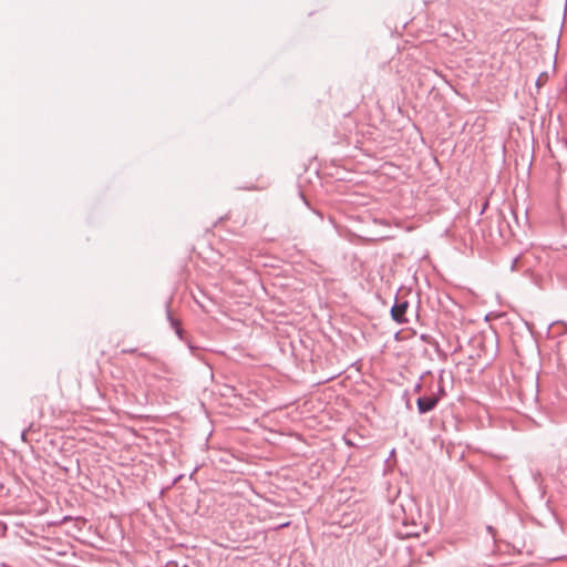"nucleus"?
I'll return each mask as SVG.
<instances>
[{
  "mask_svg": "<svg viewBox=\"0 0 567 567\" xmlns=\"http://www.w3.org/2000/svg\"><path fill=\"white\" fill-rule=\"evenodd\" d=\"M166 316H167V319H168V321H169V323H171L172 328L175 330V329H176V327H178V326H179V322H178V320H176V319H174V318H173V316H172V313H171V311H169V309H168V308L166 309Z\"/></svg>",
  "mask_w": 567,
  "mask_h": 567,
  "instance_id": "nucleus-3",
  "label": "nucleus"
},
{
  "mask_svg": "<svg viewBox=\"0 0 567 567\" xmlns=\"http://www.w3.org/2000/svg\"><path fill=\"white\" fill-rule=\"evenodd\" d=\"M487 530L494 536V528L492 526H487Z\"/></svg>",
  "mask_w": 567,
  "mask_h": 567,
  "instance_id": "nucleus-7",
  "label": "nucleus"
},
{
  "mask_svg": "<svg viewBox=\"0 0 567 567\" xmlns=\"http://www.w3.org/2000/svg\"><path fill=\"white\" fill-rule=\"evenodd\" d=\"M540 82H543V79L539 76V78L537 79L536 84H537V85H539V83H540Z\"/></svg>",
  "mask_w": 567,
  "mask_h": 567,
  "instance_id": "nucleus-9",
  "label": "nucleus"
},
{
  "mask_svg": "<svg viewBox=\"0 0 567 567\" xmlns=\"http://www.w3.org/2000/svg\"><path fill=\"white\" fill-rule=\"evenodd\" d=\"M440 401V396L436 394L427 395V396H420L416 400V406L420 414L427 413L437 405Z\"/></svg>",
  "mask_w": 567,
  "mask_h": 567,
  "instance_id": "nucleus-1",
  "label": "nucleus"
},
{
  "mask_svg": "<svg viewBox=\"0 0 567 567\" xmlns=\"http://www.w3.org/2000/svg\"><path fill=\"white\" fill-rule=\"evenodd\" d=\"M408 301L395 302L391 309L392 319L398 323L406 322L405 312L408 309Z\"/></svg>",
  "mask_w": 567,
  "mask_h": 567,
  "instance_id": "nucleus-2",
  "label": "nucleus"
},
{
  "mask_svg": "<svg viewBox=\"0 0 567 567\" xmlns=\"http://www.w3.org/2000/svg\"><path fill=\"white\" fill-rule=\"evenodd\" d=\"M517 262H518V257L514 258L512 261V266H511L512 271H515L517 269Z\"/></svg>",
  "mask_w": 567,
  "mask_h": 567,
  "instance_id": "nucleus-4",
  "label": "nucleus"
},
{
  "mask_svg": "<svg viewBox=\"0 0 567 567\" xmlns=\"http://www.w3.org/2000/svg\"><path fill=\"white\" fill-rule=\"evenodd\" d=\"M439 393H442V394L444 393V390L441 385H439Z\"/></svg>",
  "mask_w": 567,
  "mask_h": 567,
  "instance_id": "nucleus-8",
  "label": "nucleus"
},
{
  "mask_svg": "<svg viewBox=\"0 0 567 567\" xmlns=\"http://www.w3.org/2000/svg\"><path fill=\"white\" fill-rule=\"evenodd\" d=\"M561 324H564L566 327V330H567V323L561 321Z\"/></svg>",
  "mask_w": 567,
  "mask_h": 567,
  "instance_id": "nucleus-12",
  "label": "nucleus"
},
{
  "mask_svg": "<svg viewBox=\"0 0 567 567\" xmlns=\"http://www.w3.org/2000/svg\"><path fill=\"white\" fill-rule=\"evenodd\" d=\"M540 82H543V79L539 76V78L537 79L536 84H537V85H539V83H540Z\"/></svg>",
  "mask_w": 567,
  "mask_h": 567,
  "instance_id": "nucleus-10",
  "label": "nucleus"
},
{
  "mask_svg": "<svg viewBox=\"0 0 567 567\" xmlns=\"http://www.w3.org/2000/svg\"><path fill=\"white\" fill-rule=\"evenodd\" d=\"M175 332H176V334L178 336V338H179V339H182L183 330H182V328H181V324H179L178 327H176Z\"/></svg>",
  "mask_w": 567,
  "mask_h": 567,
  "instance_id": "nucleus-5",
  "label": "nucleus"
},
{
  "mask_svg": "<svg viewBox=\"0 0 567 567\" xmlns=\"http://www.w3.org/2000/svg\"><path fill=\"white\" fill-rule=\"evenodd\" d=\"M557 323H561V321H557V322L550 323V327H554V324H557Z\"/></svg>",
  "mask_w": 567,
  "mask_h": 567,
  "instance_id": "nucleus-11",
  "label": "nucleus"
},
{
  "mask_svg": "<svg viewBox=\"0 0 567 567\" xmlns=\"http://www.w3.org/2000/svg\"><path fill=\"white\" fill-rule=\"evenodd\" d=\"M135 351V349H124L123 353H134Z\"/></svg>",
  "mask_w": 567,
  "mask_h": 567,
  "instance_id": "nucleus-6",
  "label": "nucleus"
}]
</instances>
